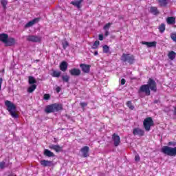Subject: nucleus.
<instances>
[{"label": "nucleus", "mask_w": 176, "mask_h": 176, "mask_svg": "<svg viewBox=\"0 0 176 176\" xmlns=\"http://www.w3.org/2000/svg\"><path fill=\"white\" fill-rule=\"evenodd\" d=\"M151 90L154 93L157 91V85L156 84V81L152 78L148 79L147 84L140 86L138 93L140 97H144L142 96V93H144L146 96H151Z\"/></svg>", "instance_id": "f257e3e1"}, {"label": "nucleus", "mask_w": 176, "mask_h": 176, "mask_svg": "<svg viewBox=\"0 0 176 176\" xmlns=\"http://www.w3.org/2000/svg\"><path fill=\"white\" fill-rule=\"evenodd\" d=\"M7 111L9 112L10 115L14 119H17L19 118V114L16 113L17 107L15 106L14 103L10 100H6L4 102Z\"/></svg>", "instance_id": "f03ea898"}, {"label": "nucleus", "mask_w": 176, "mask_h": 176, "mask_svg": "<svg viewBox=\"0 0 176 176\" xmlns=\"http://www.w3.org/2000/svg\"><path fill=\"white\" fill-rule=\"evenodd\" d=\"M0 41L3 42L6 46H14V45H16V39L12 37H9L8 34H0Z\"/></svg>", "instance_id": "7ed1b4c3"}, {"label": "nucleus", "mask_w": 176, "mask_h": 176, "mask_svg": "<svg viewBox=\"0 0 176 176\" xmlns=\"http://www.w3.org/2000/svg\"><path fill=\"white\" fill-rule=\"evenodd\" d=\"M58 111H63V104L54 103L47 105L45 109L46 113H52L53 112H58Z\"/></svg>", "instance_id": "20e7f679"}, {"label": "nucleus", "mask_w": 176, "mask_h": 176, "mask_svg": "<svg viewBox=\"0 0 176 176\" xmlns=\"http://www.w3.org/2000/svg\"><path fill=\"white\" fill-rule=\"evenodd\" d=\"M161 152L168 156H176V147H170L168 146H164L162 148Z\"/></svg>", "instance_id": "39448f33"}, {"label": "nucleus", "mask_w": 176, "mask_h": 176, "mask_svg": "<svg viewBox=\"0 0 176 176\" xmlns=\"http://www.w3.org/2000/svg\"><path fill=\"white\" fill-rule=\"evenodd\" d=\"M121 61L122 63H128L129 64H134V61H135V58L134 55H131L130 54H123L121 56Z\"/></svg>", "instance_id": "423d86ee"}, {"label": "nucleus", "mask_w": 176, "mask_h": 176, "mask_svg": "<svg viewBox=\"0 0 176 176\" xmlns=\"http://www.w3.org/2000/svg\"><path fill=\"white\" fill-rule=\"evenodd\" d=\"M143 124L146 131H150L151 127H152V126L154 124L153 120H152V118L148 117L144 119Z\"/></svg>", "instance_id": "0eeeda50"}, {"label": "nucleus", "mask_w": 176, "mask_h": 176, "mask_svg": "<svg viewBox=\"0 0 176 176\" xmlns=\"http://www.w3.org/2000/svg\"><path fill=\"white\" fill-rule=\"evenodd\" d=\"M27 41L33 43L41 42V37L35 35H29L27 36Z\"/></svg>", "instance_id": "6e6552de"}, {"label": "nucleus", "mask_w": 176, "mask_h": 176, "mask_svg": "<svg viewBox=\"0 0 176 176\" xmlns=\"http://www.w3.org/2000/svg\"><path fill=\"white\" fill-rule=\"evenodd\" d=\"M89 151H90V148L87 146H85L80 148V152L82 154L83 157H89Z\"/></svg>", "instance_id": "1a4fd4ad"}, {"label": "nucleus", "mask_w": 176, "mask_h": 176, "mask_svg": "<svg viewBox=\"0 0 176 176\" xmlns=\"http://www.w3.org/2000/svg\"><path fill=\"white\" fill-rule=\"evenodd\" d=\"M40 164L43 166V167H52L54 166L53 161H49L46 160H41L40 162Z\"/></svg>", "instance_id": "9d476101"}, {"label": "nucleus", "mask_w": 176, "mask_h": 176, "mask_svg": "<svg viewBox=\"0 0 176 176\" xmlns=\"http://www.w3.org/2000/svg\"><path fill=\"white\" fill-rule=\"evenodd\" d=\"M91 66L90 65H86V64H80V67L81 68L82 72H84V74H89V72H90V67Z\"/></svg>", "instance_id": "9b49d317"}, {"label": "nucleus", "mask_w": 176, "mask_h": 176, "mask_svg": "<svg viewBox=\"0 0 176 176\" xmlns=\"http://www.w3.org/2000/svg\"><path fill=\"white\" fill-rule=\"evenodd\" d=\"M69 72L72 76H80L81 74L80 69L78 68H73L70 69Z\"/></svg>", "instance_id": "f8f14e48"}, {"label": "nucleus", "mask_w": 176, "mask_h": 176, "mask_svg": "<svg viewBox=\"0 0 176 176\" xmlns=\"http://www.w3.org/2000/svg\"><path fill=\"white\" fill-rule=\"evenodd\" d=\"M112 140L114 142V145L116 146H119L120 144V137L116 133L113 134L112 135Z\"/></svg>", "instance_id": "ddd939ff"}, {"label": "nucleus", "mask_w": 176, "mask_h": 176, "mask_svg": "<svg viewBox=\"0 0 176 176\" xmlns=\"http://www.w3.org/2000/svg\"><path fill=\"white\" fill-rule=\"evenodd\" d=\"M133 135H140V137H142L143 135H145V132L140 128H135L133 129Z\"/></svg>", "instance_id": "4468645a"}, {"label": "nucleus", "mask_w": 176, "mask_h": 176, "mask_svg": "<svg viewBox=\"0 0 176 176\" xmlns=\"http://www.w3.org/2000/svg\"><path fill=\"white\" fill-rule=\"evenodd\" d=\"M39 18H36L30 21H29L28 23L25 25V28H29V27H32L34 24H36V23H38L39 21Z\"/></svg>", "instance_id": "2eb2a0df"}, {"label": "nucleus", "mask_w": 176, "mask_h": 176, "mask_svg": "<svg viewBox=\"0 0 176 176\" xmlns=\"http://www.w3.org/2000/svg\"><path fill=\"white\" fill-rule=\"evenodd\" d=\"M59 68H60V71H62L63 72H65V71H67V69H68V63L65 61H63L60 64Z\"/></svg>", "instance_id": "dca6fc26"}, {"label": "nucleus", "mask_w": 176, "mask_h": 176, "mask_svg": "<svg viewBox=\"0 0 176 176\" xmlns=\"http://www.w3.org/2000/svg\"><path fill=\"white\" fill-rule=\"evenodd\" d=\"M50 149H53L56 152H61L63 151V147L60 146V145H54L51 144L49 146Z\"/></svg>", "instance_id": "f3484780"}, {"label": "nucleus", "mask_w": 176, "mask_h": 176, "mask_svg": "<svg viewBox=\"0 0 176 176\" xmlns=\"http://www.w3.org/2000/svg\"><path fill=\"white\" fill-rule=\"evenodd\" d=\"M82 2H83V0H76L71 1L70 4L73 5V6H76V8H78V9H80V3H82Z\"/></svg>", "instance_id": "a211bd4d"}, {"label": "nucleus", "mask_w": 176, "mask_h": 176, "mask_svg": "<svg viewBox=\"0 0 176 176\" xmlns=\"http://www.w3.org/2000/svg\"><path fill=\"white\" fill-rule=\"evenodd\" d=\"M44 155L47 156V157H54V153L50 151L49 149L44 150Z\"/></svg>", "instance_id": "6ab92c4d"}, {"label": "nucleus", "mask_w": 176, "mask_h": 176, "mask_svg": "<svg viewBox=\"0 0 176 176\" xmlns=\"http://www.w3.org/2000/svg\"><path fill=\"white\" fill-rule=\"evenodd\" d=\"M166 23H167V24H169L170 25H173L175 24V17L168 16L166 19Z\"/></svg>", "instance_id": "aec40b11"}, {"label": "nucleus", "mask_w": 176, "mask_h": 176, "mask_svg": "<svg viewBox=\"0 0 176 176\" xmlns=\"http://www.w3.org/2000/svg\"><path fill=\"white\" fill-rule=\"evenodd\" d=\"M51 75L53 78H60V76H61V72L52 69Z\"/></svg>", "instance_id": "412c9836"}, {"label": "nucleus", "mask_w": 176, "mask_h": 176, "mask_svg": "<svg viewBox=\"0 0 176 176\" xmlns=\"http://www.w3.org/2000/svg\"><path fill=\"white\" fill-rule=\"evenodd\" d=\"M168 57L169 60H174L176 57L175 52L174 51L169 52V53L168 54Z\"/></svg>", "instance_id": "4be33fe9"}, {"label": "nucleus", "mask_w": 176, "mask_h": 176, "mask_svg": "<svg viewBox=\"0 0 176 176\" xmlns=\"http://www.w3.org/2000/svg\"><path fill=\"white\" fill-rule=\"evenodd\" d=\"M150 12L155 16H156L157 14H159V13H160L159 10H157V8H156V7H151Z\"/></svg>", "instance_id": "5701e85b"}, {"label": "nucleus", "mask_w": 176, "mask_h": 176, "mask_svg": "<svg viewBox=\"0 0 176 176\" xmlns=\"http://www.w3.org/2000/svg\"><path fill=\"white\" fill-rule=\"evenodd\" d=\"M61 78L63 82L68 83L69 82V76L63 75L61 76Z\"/></svg>", "instance_id": "b1692460"}, {"label": "nucleus", "mask_w": 176, "mask_h": 176, "mask_svg": "<svg viewBox=\"0 0 176 176\" xmlns=\"http://www.w3.org/2000/svg\"><path fill=\"white\" fill-rule=\"evenodd\" d=\"M36 89V85L33 84L30 87H29V88L28 89V92L32 93L33 91H35Z\"/></svg>", "instance_id": "393cba45"}, {"label": "nucleus", "mask_w": 176, "mask_h": 176, "mask_svg": "<svg viewBox=\"0 0 176 176\" xmlns=\"http://www.w3.org/2000/svg\"><path fill=\"white\" fill-rule=\"evenodd\" d=\"M159 30H160V32L161 34H163V32H164V31H166V24L162 23V24L159 26Z\"/></svg>", "instance_id": "a878e982"}, {"label": "nucleus", "mask_w": 176, "mask_h": 176, "mask_svg": "<svg viewBox=\"0 0 176 176\" xmlns=\"http://www.w3.org/2000/svg\"><path fill=\"white\" fill-rule=\"evenodd\" d=\"M28 79L29 85H35V83H36V80H35V78L29 76Z\"/></svg>", "instance_id": "bb28decb"}, {"label": "nucleus", "mask_w": 176, "mask_h": 176, "mask_svg": "<svg viewBox=\"0 0 176 176\" xmlns=\"http://www.w3.org/2000/svg\"><path fill=\"white\" fill-rule=\"evenodd\" d=\"M160 6H167V0H158Z\"/></svg>", "instance_id": "cd10ccee"}, {"label": "nucleus", "mask_w": 176, "mask_h": 176, "mask_svg": "<svg viewBox=\"0 0 176 176\" xmlns=\"http://www.w3.org/2000/svg\"><path fill=\"white\" fill-rule=\"evenodd\" d=\"M6 167H8V165H6V162L5 161L0 162V170H3Z\"/></svg>", "instance_id": "c85d7f7f"}, {"label": "nucleus", "mask_w": 176, "mask_h": 176, "mask_svg": "<svg viewBox=\"0 0 176 176\" xmlns=\"http://www.w3.org/2000/svg\"><path fill=\"white\" fill-rule=\"evenodd\" d=\"M1 3L3 6V8L6 9V6L8 5V0H1Z\"/></svg>", "instance_id": "c756f323"}, {"label": "nucleus", "mask_w": 176, "mask_h": 176, "mask_svg": "<svg viewBox=\"0 0 176 176\" xmlns=\"http://www.w3.org/2000/svg\"><path fill=\"white\" fill-rule=\"evenodd\" d=\"M62 45L64 50H66L67 47H68V46L69 45V44L68 43V41H64L62 42Z\"/></svg>", "instance_id": "7c9ffc66"}, {"label": "nucleus", "mask_w": 176, "mask_h": 176, "mask_svg": "<svg viewBox=\"0 0 176 176\" xmlns=\"http://www.w3.org/2000/svg\"><path fill=\"white\" fill-rule=\"evenodd\" d=\"M157 43L156 41L148 42V47H156Z\"/></svg>", "instance_id": "2f4dec72"}, {"label": "nucleus", "mask_w": 176, "mask_h": 176, "mask_svg": "<svg viewBox=\"0 0 176 176\" xmlns=\"http://www.w3.org/2000/svg\"><path fill=\"white\" fill-rule=\"evenodd\" d=\"M100 46V41H96L94 42V45H92V49H97Z\"/></svg>", "instance_id": "473e14b6"}, {"label": "nucleus", "mask_w": 176, "mask_h": 176, "mask_svg": "<svg viewBox=\"0 0 176 176\" xmlns=\"http://www.w3.org/2000/svg\"><path fill=\"white\" fill-rule=\"evenodd\" d=\"M103 53H109V47L108 45L103 46Z\"/></svg>", "instance_id": "72a5a7b5"}, {"label": "nucleus", "mask_w": 176, "mask_h": 176, "mask_svg": "<svg viewBox=\"0 0 176 176\" xmlns=\"http://www.w3.org/2000/svg\"><path fill=\"white\" fill-rule=\"evenodd\" d=\"M112 23H107L104 26V31H108L109 30V28H111V25Z\"/></svg>", "instance_id": "f704fd0d"}, {"label": "nucleus", "mask_w": 176, "mask_h": 176, "mask_svg": "<svg viewBox=\"0 0 176 176\" xmlns=\"http://www.w3.org/2000/svg\"><path fill=\"white\" fill-rule=\"evenodd\" d=\"M126 105L127 107L130 109H134V106H133V104H131V101H128L126 102Z\"/></svg>", "instance_id": "c9c22d12"}, {"label": "nucleus", "mask_w": 176, "mask_h": 176, "mask_svg": "<svg viewBox=\"0 0 176 176\" xmlns=\"http://www.w3.org/2000/svg\"><path fill=\"white\" fill-rule=\"evenodd\" d=\"M170 38L173 42L176 43V33L170 34Z\"/></svg>", "instance_id": "e433bc0d"}, {"label": "nucleus", "mask_w": 176, "mask_h": 176, "mask_svg": "<svg viewBox=\"0 0 176 176\" xmlns=\"http://www.w3.org/2000/svg\"><path fill=\"white\" fill-rule=\"evenodd\" d=\"M43 100H50V95L47 94H44Z\"/></svg>", "instance_id": "4c0bfd02"}, {"label": "nucleus", "mask_w": 176, "mask_h": 176, "mask_svg": "<svg viewBox=\"0 0 176 176\" xmlns=\"http://www.w3.org/2000/svg\"><path fill=\"white\" fill-rule=\"evenodd\" d=\"M80 107H82V108H85V107H87V103L82 102L80 103Z\"/></svg>", "instance_id": "58836bf2"}, {"label": "nucleus", "mask_w": 176, "mask_h": 176, "mask_svg": "<svg viewBox=\"0 0 176 176\" xmlns=\"http://www.w3.org/2000/svg\"><path fill=\"white\" fill-rule=\"evenodd\" d=\"M168 145H169V146H171V145H172V146H175L176 142H169L168 143Z\"/></svg>", "instance_id": "ea45409f"}, {"label": "nucleus", "mask_w": 176, "mask_h": 176, "mask_svg": "<svg viewBox=\"0 0 176 176\" xmlns=\"http://www.w3.org/2000/svg\"><path fill=\"white\" fill-rule=\"evenodd\" d=\"M140 155H136L135 156V162H140Z\"/></svg>", "instance_id": "a19ab883"}, {"label": "nucleus", "mask_w": 176, "mask_h": 176, "mask_svg": "<svg viewBox=\"0 0 176 176\" xmlns=\"http://www.w3.org/2000/svg\"><path fill=\"white\" fill-rule=\"evenodd\" d=\"M142 44L146 45V46H147L148 47H149V42H148V41H142Z\"/></svg>", "instance_id": "79ce46f5"}, {"label": "nucleus", "mask_w": 176, "mask_h": 176, "mask_svg": "<svg viewBox=\"0 0 176 176\" xmlns=\"http://www.w3.org/2000/svg\"><path fill=\"white\" fill-rule=\"evenodd\" d=\"M99 41H104V35L99 34Z\"/></svg>", "instance_id": "37998d69"}, {"label": "nucleus", "mask_w": 176, "mask_h": 176, "mask_svg": "<svg viewBox=\"0 0 176 176\" xmlns=\"http://www.w3.org/2000/svg\"><path fill=\"white\" fill-rule=\"evenodd\" d=\"M173 112L174 116H176V105L173 107Z\"/></svg>", "instance_id": "c03bdc74"}, {"label": "nucleus", "mask_w": 176, "mask_h": 176, "mask_svg": "<svg viewBox=\"0 0 176 176\" xmlns=\"http://www.w3.org/2000/svg\"><path fill=\"white\" fill-rule=\"evenodd\" d=\"M56 93H60L61 91V88L60 87H57L56 88Z\"/></svg>", "instance_id": "a18cd8bd"}, {"label": "nucleus", "mask_w": 176, "mask_h": 176, "mask_svg": "<svg viewBox=\"0 0 176 176\" xmlns=\"http://www.w3.org/2000/svg\"><path fill=\"white\" fill-rule=\"evenodd\" d=\"M2 82H3V79L2 78H0V91L2 87Z\"/></svg>", "instance_id": "49530a36"}, {"label": "nucleus", "mask_w": 176, "mask_h": 176, "mask_svg": "<svg viewBox=\"0 0 176 176\" xmlns=\"http://www.w3.org/2000/svg\"><path fill=\"white\" fill-rule=\"evenodd\" d=\"M126 83V80L124 78H122L121 80V85H125Z\"/></svg>", "instance_id": "de8ad7c7"}, {"label": "nucleus", "mask_w": 176, "mask_h": 176, "mask_svg": "<svg viewBox=\"0 0 176 176\" xmlns=\"http://www.w3.org/2000/svg\"><path fill=\"white\" fill-rule=\"evenodd\" d=\"M109 35V30H105L104 36H108Z\"/></svg>", "instance_id": "09e8293b"}, {"label": "nucleus", "mask_w": 176, "mask_h": 176, "mask_svg": "<svg viewBox=\"0 0 176 176\" xmlns=\"http://www.w3.org/2000/svg\"><path fill=\"white\" fill-rule=\"evenodd\" d=\"M159 102H160V101H159V100H155L154 101V104H159Z\"/></svg>", "instance_id": "8fccbe9b"}, {"label": "nucleus", "mask_w": 176, "mask_h": 176, "mask_svg": "<svg viewBox=\"0 0 176 176\" xmlns=\"http://www.w3.org/2000/svg\"><path fill=\"white\" fill-rule=\"evenodd\" d=\"M94 56H98V52L96 51V52H94Z\"/></svg>", "instance_id": "3c124183"}, {"label": "nucleus", "mask_w": 176, "mask_h": 176, "mask_svg": "<svg viewBox=\"0 0 176 176\" xmlns=\"http://www.w3.org/2000/svg\"><path fill=\"white\" fill-rule=\"evenodd\" d=\"M36 63H39V60H36Z\"/></svg>", "instance_id": "603ef678"}]
</instances>
